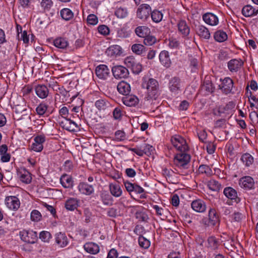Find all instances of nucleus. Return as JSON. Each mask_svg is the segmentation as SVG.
I'll list each match as a JSON object with an SVG mask.
<instances>
[{"instance_id": "f257e3e1", "label": "nucleus", "mask_w": 258, "mask_h": 258, "mask_svg": "<svg viewBox=\"0 0 258 258\" xmlns=\"http://www.w3.org/2000/svg\"><path fill=\"white\" fill-rule=\"evenodd\" d=\"M142 86L148 90V94L145 98L147 100H156L157 98L159 96L158 83L155 79H150L147 82L143 83Z\"/></svg>"}, {"instance_id": "f03ea898", "label": "nucleus", "mask_w": 258, "mask_h": 258, "mask_svg": "<svg viewBox=\"0 0 258 258\" xmlns=\"http://www.w3.org/2000/svg\"><path fill=\"white\" fill-rule=\"evenodd\" d=\"M221 83L219 85V89L221 90V92L225 94H234V91H233L234 87L233 81L229 77H226L224 79H220Z\"/></svg>"}, {"instance_id": "7ed1b4c3", "label": "nucleus", "mask_w": 258, "mask_h": 258, "mask_svg": "<svg viewBox=\"0 0 258 258\" xmlns=\"http://www.w3.org/2000/svg\"><path fill=\"white\" fill-rule=\"evenodd\" d=\"M171 142L172 145L181 152H185L188 149L185 140L179 135L172 137Z\"/></svg>"}, {"instance_id": "20e7f679", "label": "nucleus", "mask_w": 258, "mask_h": 258, "mask_svg": "<svg viewBox=\"0 0 258 258\" xmlns=\"http://www.w3.org/2000/svg\"><path fill=\"white\" fill-rule=\"evenodd\" d=\"M190 159V156L188 154L185 153L184 152H182L177 154L175 156L174 163L178 167L186 168H187L186 166L189 163Z\"/></svg>"}, {"instance_id": "39448f33", "label": "nucleus", "mask_w": 258, "mask_h": 258, "mask_svg": "<svg viewBox=\"0 0 258 258\" xmlns=\"http://www.w3.org/2000/svg\"><path fill=\"white\" fill-rule=\"evenodd\" d=\"M151 12V8L149 5L142 4L137 10V16L138 18L145 21L149 17Z\"/></svg>"}, {"instance_id": "423d86ee", "label": "nucleus", "mask_w": 258, "mask_h": 258, "mask_svg": "<svg viewBox=\"0 0 258 258\" xmlns=\"http://www.w3.org/2000/svg\"><path fill=\"white\" fill-rule=\"evenodd\" d=\"M112 72L113 76L116 79H120L126 78L129 75L128 70L122 66H116L113 67L112 68Z\"/></svg>"}, {"instance_id": "0eeeda50", "label": "nucleus", "mask_w": 258, "mask_h": 258, "mask_svg": "<svg viewBox=\"0 0 258 258\" xmlns=\"http://www.w3.org/2000/svg\"><path fill=\"white\" fill-rule=\"evenodd\" d=\"M19 235L23 241L28 243H34L37 238L36 232L32 231L23 230L20 232Z\"/></svg>"}, {"instance_id": "6e6552de", "label": "nucleus", "mask_w": 258, "mask_h": 258, "mask_svg": "<svg viewBox=\"0 0 258 258\" xmlns=\"http://www.w3.org/2000/svg\"><path fill=\"white\" fill-rule=\"evenodd\" d=\"M105 53L108 56L114 59L121 55L122 49L119 45H113L106 49Z\"/></svg>"}, {"instance_id": "1a4fd4ad", "label": "nucleus", "mask_w": 258, "mask_h": 258, "mask_svg": "<svg viewBox=\"0 0 258 258\" xmlns=\"http://www.w3.org/2000/svg\"><path fill=\"white\" fill-rule=\"evenodd\" d=\"M223 193L224 195L232 202L238 204L240 202V199L238 197L237 191L231 187H227L224 188Z\"/></svg>"}, {"instance_id": "9d476101", "label": "nucleus", "mask_w": 258, "mask_h": 258, "mask_svg": "<svg viewBox=\"0 0 258 258\" xmlns=\"http://www.w3.org/2000/svg\"><path fill=\"white\" fill-rule=\"evenodd\" d=\"M5 204L9 209L13 210H18L20 205L19 199L15 196L6 197L5 199Z\"/></svg>"}, {"instance_id": "9b49d317", "label": "nucleus", "mask_w": 258, "mask_h": 258, "mask_svg": "<svg viewBox=\"0 0 258 258\" xmlns=\"http://www.w3.org/2000/svg\"><path fill=\"white\" fill-rule=\"evenodd\" d=\"M34 143L31 145V149L35 152H40L43 148V144L45 141L44 135L37 136L34 138Z\"/></svg>"}, {"instance_id": "f8f14e48", "label": "nucleus", "mask_w": 258, "mask_h": 258, "mask_svg": "<svg viewBox=\"0 0 258 258\" xmlns=\"http://www.w3.org/2000/svg\"><path fill=\"white\" fill-rule=\"evenodd\" d=\"M241 187L245 189H250L254 187V182L253 179L249 176L241 178L239 181Z\"/></svg>"}, {"instance_id": "ddd939ff", "label": "nucleus", "mask_w": 258, "mask_h": 258, "mask_svg": "<svg viewBox=\"0 0 258 258\" xmlns=\"http://www.w3.org/2000/svg\"><path fill=\"white\" fill-rule=\"evenodd\" d=\"M191 206L195 211L199 213L205 212L207 209V206L204 201L200 199L193 201L191 202Z\"/></svg>"}, {"instance_id": "4468645a", "label": "nucleus", "mask_w": 258, "mask_h": 258, "mask_svg": "<svg viewBox=\"0 0 258 258\" xmlns=\"http://www.w3.org/2000/svg\"><path fill=\"white\" fill-rule=\"evenodd\" d=\"M243 65L241 59H232L228 62V68L231 72H237Z\"/></svg>"}, {"instance_id": "2eb2a0df", "label": "nucleus", "mask_w": 258, "mask_h": 258, "mask_svg": "<svg viewBox=\"0 0 258 258\" xmlns=\"http://www.w3.org/2000/svg\"><path fill=\"white\" fill-rule=\"evenodd\" d=\"M79 191L84 195L89 196L94 191V189L92 185L88 184L86 182H82L78 186Z\"/></svg>"}, {"instance_id": "dca6fc26", "label": "nucleus", "mask_w": 258, "mask_h": 258, "mask_svg": "<svg viewBox=\"0 0 258 258\" xmlns=\"http://www.w3.org/2000/svg\"><path fill=\"white\" fill-rule=\"evenodd\" d=\"M65 119L64 121H61L60 123V125L63 128L70 132H75L79 128L78 124L72 120L70 118Z\"/></svg>"}, {"instance_id": "f3484780", "label": "nucleus", "mask_w": 258, "mask_h": 258, "mask_svg": "<svg viewBox=\"0 0 258 258\" xmlns=\"http://www.w3.org/2000/svg\"><path fill=\"white\" fill-rule=\"evenodd\" d=\"M95 73L99 78L105 79L109 74V70L106 65L100 64L96 68Z\"/></svg>"}, {"instance_id": "a211bd4d", "label": "nucleus", "mask_w": 258, "mask_h": 258, "mask_svg": "<svg viewBox=\"0 0 258 258\" xmlns=\"http://www.w3.org/2000/svg\"><path fill=\"white\" fill-rule=\"evenodd\" d=\"M203 19L206 23L211 26L217 25L219 22L218 17L211 13L205 14L203 16Z\"/></svg>"}, {"instance_id": "6ab92c4d", "label": "nucleus", "mask_w": 258, "mask_h": 258, "mask_svg": "<svg viewBox=\"0 0 258 258\" xmlns=\"http://www.w3.org/2000/svg\"><path fill=\"white\" fill-rule=\"evenodd\" d=\"M181 87L180 80L177 77L172 78L169 82V88L171 92L177 93Z\"/></svg>"}, {"instance_id": "aec40b11", "label": "nucleus", "mask_w": 258, "mask_h": 258, "mask_svg": "<svg viewBox=\"0 0 258 258\" xmlns=\"http://www.w3.org/2000/svg\"><path fill=\"white\" fill-rule=\"evenodd\" d=\"M123 104L127 106H135L139 103V100L138 98L133 95H127L122 98Z\"/></svg>"}, {"instance_id": "412c9836", "label": "nucleus", "mask_w": 258, "mask_h": 258, "mask_svg": "<svg viewBox=\"0 0 258 258\" xmlns=\"http://www.w3.org/2000/svg\"><path fill=\"white\" fill-rule=\"evenodd\" d=\"M83 247L86 252L92 254L98 253L100 250L99 245L92 242L86 243Z\"/></svg>"}, {"instance_id": "4be33fe9", "label": "nucleus", "mask_w": 258, "mask_h": 258, "mask_svg": "<svg viewBox=\"0 0 258 258\" xmlns=\"http://www.w3.org/2000/svg\"><path fill=\"white\" fill-rule=\"evenodd\" d=\"M55 242L59 247H64L68 244L69 241L64 233L59 232L55 234Z\"/></svg>"}, {"instance_id": "5701e85b", "label": "nucleus", "mask_w": 258, "mask_h": 258, "mask_svg": "<svg viewBox=\"0 0 258 258\" xmlns=\"http://www.w3.org/2000/svg\"><path fill=\"white\" fill-rule=\"evenodd\" d=\"M35 92L40 98L44 99L48 96L49 90L44 85H38L35 87Z\"/></svg>"}, {"instance_id": "b1692460", "label": "nucleus", "mask_w": 258, "mask_h": 258, "mask_svg": "<svg viewBox=\"0 0 258 258\" xmlns=\"http://www.w3.org/2000/svg\"><path fill=\"white\" fill-rule=\"evenodd\" d=\"M242 14L245 17H252L258 14V9H256L250 5H246L242 8Z\"/></svg>"}, {"instance_id": "393cba45", "label": "nucleus", "mask_w": 258, "mask_h": 258, "mask_svg": "<svg viewBox=\"0 0 258 258\" xmlns=\"http://www.w3.org/2000/svg\"><path fill=\"white\" fill-rule=\"evenodd\" d=\"M117 90L119 93L123 95H128L131 91V87L129 84L124 81L119 83L117 86Z\"/></svg>"}, {"instance_id": "a878e982", "label": "nucleus", "mask_w": 258, "mask_h": 258, "mask_svg": "<svg viewBox=\"0 0 258 258\" xmlns=\"http://www.w3.org/2000/svg\"><path fill=\"white\" fill-rule=\"evenodd\" d=\"M159 59L161 63L166 68L170 67L171 60L169 57V53L167 51H162L159 54Z\"/></svg>"}, {"instance_id": "bb28decb", "label": "nucleus", "mask_w": 258, "mask_h": 258, "mask_svg": "<svg viewBox=\"0 0 258 258\" xmlns=\"http://www.w3.org/2000/svg\"><path fill=\"white\" fill-rule=\"evenodd\" d=\"M135 33L137 36L140 37H145L151 33L150 29L146 26H141L137 27L135 29Z\"/></svg>"}, {"instance_id": "cd10ccee", "label": "nucleus", "mask_w": 258, "mask_h": 258, "mask_svg": "<svg viewBox=\"0 0 258 258\" xmlns=\"http://www.w3.org/2000/svg\"><path fill=\"white\" fill-rule=\"evenodd\" d=\"M235 107V103L233 101H230L225 105H221L218 107V113L220 115L222 113H229Z\"/></svg>"}, {"instance_id": "c85d7f7f", "label": "nucleus", "mask_w": 258, "mask_h": 258, "mask_svg": "<svg viewBox=\"0 0 258 258\" xmlns=\"http://www.w3.org/2000/svg\"><path fill=\"white\" fill-rule=\"evenodd\" d=\"M61 185L64 188H70L73 186V181L71 176L63 174L60 179Z\"/></svg>"}, {"instance_id": "c756f323", "label": "nucleus", "mask_w": 258, "mask_h": 258, "mask_svg": "<svg viewBox=\"0 0 258 258\" xmlns=\"http://www.w3.org/2000/svg\"><path fill=\"white\" fill-rule=\"evenodd\" d=\"M178 29L179 32L183 36H187L189 33V28L185 21L181 20L178 23Z\"/></svg>"}, {"instance_id": "7c9ffc66", "label": "nucleus", "mask_w": 258, "mask_h": 258, "mask_svg": "<svg viewBox=\"0 0 258 258\" xmlns=\"http://www.w3.org/2000/svg\"><path fill=\"white\" fill-rule=\"evenodd\" d=\"M95 105L99 110L104 111L110 107V104L105 99H100L95 102Z\"/></svg>"}, {"instance_id": "2f4dec72", "label": "nucleus", "mask_w": 258, "mask_h": 258, "mask_svg": "<svg viewBox=\"0 0 258 258\" xmlns=\"http://www.w3.org/2000/svg\"><path fill=\"white\" fill-rule=\"evenodd\" d=\"M152 146L148 144H145L141 147V148H135L131 149V150L136 153L137 155L142 156L144 154H146L148 150H149L150 148H151Z\"/></svg>"}, {"instance_id": "473e14b6", "label": "nucleus", "mask_w": 258, "mask_h": 258, "mask_svg": "<svg viewBox=\"0 0 258 258\" xmlns=\"http://www.w3.org/2000/svg\"><path fill=\"white\" fill-rule=\"evenodd\" d=\"M79 201L77 199L70 198L65 203L66 208L70 211H74L78 206Z\"/></svg>"}, {"instance_id": "72a5a7b5", "label": "nucleus", "mask_w": 258, "mask_h": 258, "mask_svg": "<svg viewBox=\"0 0 258 258\" xmlns=\"http://www.w3.org/2000/svg\"><path fill=\"white\" fill-rule=\"evenodd\" d=\"M197 33L200 37L204 39H209L211 37L209 30L204 26H199L198 27Z\"/></svg>"}, {"instance_id": "f704fd0d", "label": "nucleus", "mask_w": 258, "mask_h": 258, "mask_svg": "<svg viewBox=\"0 0 258 258\" xmlns=\"http://www.w3.org/2000/svg\"><path fill=\"white\" fill-rule=\"evenodd\" d=\"M209 219L212 223V225L215 226L219 222V218L214 209H210L209 211Z\"/></svg>"}, {"instance_id": "c9c22d12", "label": "nucleus", "mask_w": 258, "mask_h": 258, "mask_svg": "<svg viewBox=\"0 0 258 258\" xmlns=\"http://www.w3.org/2000/svg\"><path fill=\"white\" fill-rule=\"evenodd\" d=\"M53 44L55 47L60 49H64L69 45L68 41L62 37L56 38L53 41Z\"/></svg>"}, {"instance_id": "e433bc0d", "label": "nucleus", "mask_w": 258, "mask_h": 258, "mask_svg": "<svg viewBox=\"0 0 258 258\" xmlns=\"http://www.w3.org/2000/svg\"><path fill=\"white\" fill-rule=\"evenodd\" d=\"M111 194L115 197H119L121 195L122 190L118 184L111 183L109 185Z\"/></svg>"}, {"instance_id": "4c0bfd02", "label": "nucleus", "mask_w": 258, "mask_h": 258, "mask_svg": "<svg viewBox=\"0 0 258 258\" xmlns=\"http://www.w3.org/2000/svg\"><path fill=\"white\" fill-rule=\"evenodd\" d=\"M214 37L216 41L222 42L227 39V35L222 30H218L215 32Z\"/></svg>"}, {"instance_id": "58836bf2", "label": "nucleus", "mask_w": 258, "mask_h": 258, "mask_svg": "<svg viewBox=\"0 0 258 258\" xmlns=\"http://www.w3.org/2000/svg\"><path fill=\"white\" fill-rule=\"evenodd\" d=\"M131 49L137 55H142L146 52V47L141 44H134L132 46Z\"/></svg>"}, {"instance_id": "ea45409f", "label": "nucleus", "mask_w": 258, "mask_h": 258, "mask_svg": "<svg viewBox=\"0 0 258 258\" xmlns=\"http://www.w3.org/2000/svg\"><path fill=\"white\" fill-rule=\"evenodd\" d=\"M220 241L214 236H211L208 239V247L213 250L217 249L219 245Z\"/></svg>"}, {"instance_id": "a19ab883", "label": "nucleus", "mask_w": 258, "mask_h": 258, "mask_svg": "<svg viewBox=\"0 0 258 258\" xmlns=\"http://www.w3.org/2000/svg\"><path fill=\"white\" fill-rule=\"evenodd\" d=\"M60 14L61 18L66 21H69L74 17V13L71 10L68 8L62 9L60 11Z\"/></svg>"}, {"instance_id": "79ce46f5", "label": "nucleus", "mask_w": 258, "mask_h": 258, "mask_svg": "<svg viewBox=\"0 0 258 258\" xmlns=\"http://www.w3.org/2000/svg\"><path fill=\"white\" fill-rule=\"evenodd\" d=\"M100 197L101 201L104 205L110 206L112 204V198L107 192H102Z\"/></svg>"}, {"instance_id": "37998d69", "label": "nucleus", "mask_w": 258, "mask_h": 258, "mask_svg": "<svg viewBox=\"0 0 258 258\" xmlns=\"http://www.w3.org/2000/svg\"><path fill=\"white\" fill-rule=\"evenodd\" d=\"M48 107V105L44 102H42L36 108V112L39 116L44 115L47 113Z\"/></svg>"}, {"instance_id": "c03bdc74", "label": "nucleus", "mask_w": 258, "mask_h": 258, "mask_svg": "<svg viewBox=\"0 0 258 258\" xmlns=\"http://www.w3.org/2000/svg\"><path fill=\"white\" fill-rule=\"evenodd\" d=\"M152 19L155 23H159L162 20L163 14L158 10H155L150 13Z\"/></svg>"}, {"instance_id": "a18cd8bd", "label": "nucleus", "mask_w": 258, "mask_h": 258, "mask_svg": "<svg viewBox=\"0 0 258 258\" xmlns=\"http://www.w3.org/2000/svg\"><path fill=\"white\" fill-rule=\"evenodd\" d=\"M241 160L246 166H250L254 161L253 157L249 153L244 154L241 156Z\"/></svg>"}, {"instance_id": "49530a36", "label": "nucleus", "mask_w": 258, "mask_h": 258, "mask_svg": "<svg viewBox=\"0 0 258 258\" xmlns=\"http://www.w3.org/2000/svg\"><path fill=\"white\" fill-rule=\"evenodd\" d=\"M208 186L213 191H219L221 188V184L214 179H211L208 182Z\"/></svg>"}, {"instance_id": "de8ad7c7", "label": "nucleus", "mask_w": 258, "mask_h": 258, "mask_svg": "<svg viewBox=\"0 0 258 258\" xmlns=\"http://www.w3.org/2000/svg\"><path fill=\"white\" fill-rule=\"evenodd\" d=\"M126 139L125 133L122 130H118L114 133V138L113 141L116 142L123 141Z\"/></svg>"}, {"instance_id": "09e8293b", "label": "nucleus", "mask_w": 258, "mask_h": 258, "mask_svg": "<svg viewBox=\"0 0 258 258\" xmlns=\"http://www.w3.org/2000/svg\"><path fill=\"white\" fill-rule=\"evenodd\" d=\"M202 89L206 91L208 93H212L214 91L215 87L211 81L206 80L204 82Z\"/></svg>"}, {"instance_id": "8fccbe9b", "label": "nucleus", "mask_w": 258, "mask_h": 258, "mask_svg": "<svg viewBox=\"0 0 258 258\" xmlns=\"http://www.w3.org/2000/svg\"><path fill=\"white\" fill-rule=\"evenodd\" d=\"M20 178L22 182L27 184L30 183L32 179L30 172L25 170L24 173L20 172Z\"/></svg>"}, {"instance_id": "3c124183", "label": "nucleus", "mask_w": 258, "mask_h": 258, "mask_svg": "<svg viewBox=\"0 0 258 258\" xmlns=\"http://www.w3.org/2000/svg\"><path fill=\"white\" fill-rule=\"evenodd\" d=\"M199 173L205 174L207 176H210L212 174V171L210 167L207 165H201L198 169Z\"/></svg>"}, {"instance_id": "603ef678", "label": "nucleus", "mask_w": 258, "mask_h": 258, "mask_svg": "<svg viewBox=\"0 0 258 258\" xmlns=\"http://www.w3.org/2000/svg\"><path fill=\"white\" fill-rule=\"evenodd\" d=\"M31 220L33 222L40 221L42 218L41 214L39 211L36 210H33L30 215Z\"/></svg>"}, {"instance_id": "864d4df0", "label": "nucleus", "mask_w": 258, "mask_h": 258, "mask_svg": "<svg viewBox=\"0 0 258 258\" xmlns=\"http://www.w3.org/2000/svg\"><path fill=\"white\" fill-rule=\"evenodd\" d=\"M138 241L140 246L145 249L148 248L150 245V241L143 236H140L139 237Z\"/></svg>"}, {"instance_id": "5fc2aeb1", "label": "nucleus", "mask_w": 258, "mask_h": 258, "mask_svg": "<svg viewBox=\"0 0 258 258\" xmlns=\"http://www.w3.org/2000/svg\"><path fill=\"white\" fill-rule=\"evenodd\" d=\"M157 41L156 38L155 36L148 34L144 39V43L146 45L151 46L156 43Z\"/></svg>"}, {"instance_id": "6e6d98bb", "label": "nucleus", "mask_w": 258, "mask_h": 258, "mask_svg": "<svg viewBox=\"0 0 258 258\" xmlns=\"http://www.w3.org/2000/svg\"><path fill=\"white\" fill-rule=\"evenodd\" d=\"M115 15L118 18H124L127 15V10L125 8H119L116 10Z\"/></svg>"}, {"instance_id": "4d7b16f0", "label": "nucleus", "mask_w": 258, "mask_h": 258, "mask_svg": "<svg viewBox=\"0 0 258 258\" xmlns=\"http://www.w3.org/2000/svg\"><path fill=\"white\" fill-rule=\"evenodd\" d=\"M18 38L19 40H23V42L24 43H28L29 42V36L27 34V32L26 31H24L23 32H22V28H21V35L20 36L19 34V29H18Z\"/></svg>"}, {"instance_id": "13d9d810", "label": "nucleus", "mask_w": 258, "mask_h": 258, "mask_svg": "<svg viewBox=\"0 0 258 258\" xmlns=\"http://www.w3.org/2000/svg\"><path fill=\"white\" fill-rule=\"evenodd\" d=\"M51 238V235L48 231H43L39 234V238L44 242H48Z\"/></svg>"}, {"instance_id": "bf43d9fd", "label": "nucleus", "mask_w": 258, "mask_h": 258, "mask_svg": "<svg viewBox=\"0 0 258 258\" xmlns=\"http://www.w3.org/2000/svg\"><path fill=\"white\" fill-rule=\"evenodd\" d=\"M52 4L53 3L51 0H42L41 3V6L45 11H49Z\"/></svg>"}, {"instance_id": "052dcab7", "label": "nucleus", "mask_w": 258, "mask_h": 258, "mask_svg": "<svg viewBox=\"0 0 258 258\" xmlns=\"http://www.w3.org/2000/svg\"><path fill=\"white\" fill-rule=\"evenodd\" d=\"M130 68L132 70L134 73L138 74L141 72L142 66L140 63L136 61L135 63Z\"/></svg>"}, {"instance_id": "680f3d73", "label": "nucleus", "mask_w": 258, "mask_h": 258, "mask_svg": "<svg viewBox=\"0 0 258 258\" xmlns=\"http://www.w3.org/2000/svg\"><path fill=\"white\" fill-rule=\"evenodd\" d=\"M98 32L104 35H107L109 34V28L104 25H100L98 27Z\"/></svg>"}, {"instance_id": "e2e57ef3", "label": "nucleus", "mask_w": 258, "mask_h": 258, "mask_svg": "<svg viewBox=\"0 0 258 258\" xmlns=\"http://www.w3.org/2000/svg\"><path fill=\"white\" fill-rule=\"evenodd\" d=\"M136 61V60L134 57L130 56L124 59V62L126 67L130 68L135 63Z\"/></svg>"}, {"instance_id": "0e129e2a", "label": "nucleus", "mask_w": 258, "mask_h": 258, "mask_svg": "<svg viewBox=\"0 0 258 258\" xmlns=\"http://www.w3.org/2000/svg\"><path fill=\"white\" fill-rule=\"evenodd\" d=\"M179 42L176 39L171 38L169 39L168 46L172 49H177L179 47Z\"/></svg>"}, {"instance_id": "69168bd1", "label": "nucleus", "mask_w": 258, "mask_h": 258, "mask_svg": "<svg viewBox=\"0 0 258 258\" xmlns=\"http://www.w3.org/2000/svg\"><path fill=\"white\" fill-rule=\"evenodd\" d=\"M113 116L114 119H120L122 117V110L120 108L116 107L113 111Z\"/></svg>"}, {"instance_id": "338daca9", "label": "nucleus", "mask_w": 258, "mask_h": 258, "mask_svg": "<svg viewBox=\"0 0 258 258\" xmlns=\"http://www.w3.org/2000/svg\"><path fill=\"white\" fill-rule=\"evenodd\" d=\"M87 22L89 24L95 25L98 23V18L96 15L90 14L88 16Z\"/></svg>"}, {"instance_id": "774afa93", "label": "nucleus", "mask_w": 258, "mask_h": 258, "mask_svg": "<svg viewBox=\"0 0 258 258\" xmlns=\"http://www.w3.org/2000/svg\"><path fill=\"white\" fill-rule=\"evenodd\" d=\"M59 114L62 117L65 119L68 118V116L69 115L68 108L66 106L62 107L59 109Z\"/></svg>"}]
</instances>
